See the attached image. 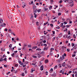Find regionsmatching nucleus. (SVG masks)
<instances>
[{"mask_svg": "<svg viewBox=\"0 0 77 77\" xmlns=\"http://www.w3.org/2000/svg\"><path fill=\"white\" fill-rule=\"evenodd\" d=\"M72 72V71H69V72L68 73L70 74V73H71Z\"/></svg>", "mask_w": 77, "mask_h": 77, "instance_id": "13d9d810", "label": "nucleus"}, {"mask_svg": "<svg viewBox=\"0 0 77 77\" xmlns=\"http://www.w3.org/2000/svg\"><path fill=\"white\" fill-rule=\"evenodd\" d=\"M45 73H46V75H48V72L46 71L45 72Z\"/></svg>", "mask_w": 77, "mask_h": 77, "instance_id": "2f4dec72", "label": "nucleus"}, {"mask_svg": "<svg viewBox=\"0 0 77 77\" xmlns=\"http://www.w3.org/2000/svg\"><path fill=\"white\" fill-rule=\"evenodd\" d=\"M60 22H59V21L58 20L57 21V24H60Z\"/></svg>", "mask_w": 77, "mask_h": 77, "instance_id": "4c0bfd02", "label": "nucleus"}, {"mask_svg": "<svg viewBox=\"0 0 77 77\" xmlns=\"http://www.w3.org/2000/svg\"><path fill=\"white\" fill-rule=\"evenodd\" d=\"M50 71V72H52L53 71V68H51Z\"/></svg>", "mask_w": 77, "mask_h": 77, "instance_id": "0eeeda50", "label": "nucleus"}, {"mask_svg": "<svg viewBox=\"0 0 77 77\" xmlns=\"http://www.w3.org/2000/svg\"><path fill=\"white\" fill-rule=\"evenodd\" d=\"M48 22H47L46 23H45L44 24V25L45 26V25H46L47 24H48Z\"/></svg>", "mask_w": 77, "mask_h": 77, "instance_id": "6ab92c4d", "label": "nucleus"}, {"mask_svg": "<svg viewBox=\"0 0 77 77\" xmlns=\"http://www.w3.org/2000/svg\"><path fill=\"white\" fill-rule=\"evenodd\" d=\"M45 31H44V35H46V34H47V32L46 33H45Z\"/></svg>", "mask_w": 77, "mask_h": 77, "instance_id": "ea45409f", "label": "nucleus"}, {"mask_svg": "<svg viewBox=\"0 0 77 77\" xmlns=\"http://www.w3.org/2000/svg\"><path fill=\"white\" fill-rule=\"evenodd\" d=\"M7 56H6V55H3V57H6Z\"/></svg>", "mask_w": 77, "mask_h": 77, "instance_id": "49530a36", "label": "nucleus"}, {"mask_svg": "<svg viewBox=\"0 0 77 77\" xmlns=\"http://www.w3.org/2000/svg\"><path fill=\"white\" fill-rule=\"evenodd\" d=\"M37 47H38L37 46H36L34 47H33V49H34L35 50V49H36V48Z\"/></svg>", "mask_w": 77, "mask_h": 77, "instance_id": "dca6fc26", "label": "nucleus"}, {"mask_svg": "<svg viewBox=\"0 0 77 77\" xmlns=\"http://www.w3.org/2000/svg\"><path fill=\"white\" fill-rule=\"evenodd\" d=\"M72 47H74V43H72Z\"/></svg>", "mask_w": 77, "mask_h": 77, "instance_id": "603ef678", "label": "nucleus"}, {"mask_svg": "<svg viewBox=\"0 0 77 77\" xmlns=\"http://www.w3.org/2000/svg\"><path fill=\"white\" fill-rule=\"evenodd\" d=\"M43 43H46V40H44L43 41Z\"/></svg>", "mask_w": 77, "mask_h": 77, "instance_id": "37998d69", "label": "nucleus"}, {"mask_svg": "<svg viewBox=\"0 0 77 77\" xmlns=\"http://www.w3.org/2000/svg\"><path fill=\"white\" fill-rule=\"evenodd\" d=\"M24 47H27V45L25 44L24 45Z\"/></svg>", "mask_w": 77, "mask_h": 77, "instance_id": "c85d7f7f", "label": "nucleus"}, {"mask_svg": "<svg viewBox=\"0 0 77 77\" xmlns=\"http://www.w3.org/2000/svg\"><path fill=\"white\" fill-rule=\"evenodd\" d=\"M23 63H22H22H20V65H23Z\"/></svg>", "mask_w": 77, "mask_h": 77, "instance_id": "6e6d98bb", "label": "nucleus"}, {"mask_svg": "<svg viewBox=\"0 0 77 77\" xmlns=\"http://www.w3.org/2000/svg\"><path fill=\"white\" fill-rule=\"evenodd\" d=\"M36 50L37 51H41V49H39V48H38L37 49H36Z\"/></svg>", "mask_w": 77, "mask_h": 77, "instance_id": "9d476101", "label": "nucleus"}, {"mask_svg": "<svg viewBox=\"0 0 77 77\" xmlns=\"http://www.w3.org/2000/svg\"><path fill=\"white\" fill-rule=\"evenodd\" d=\"M66 48V47H65L64 46H62V48Z\"/></svg>", "mask_w": 77, "mask_h": 77, "instance_id": "a878e982", "label": "nucleus"}, {"mask_svg": "<svg viewBox=\"0 0 77 77\" xmlns=\"http://www.w3.org/2000/svg\"><path fill=\"white\" fill-rule=\"evenodd\" d=\"M66 2H68V0H66L64 1V2L65 3H66Z\"/></svg>", "mask_w": 77, "mask_h": 77, "instance_id": "f704fd0d", "label": "nucleus"}, {"mask_svg": "<svg viewBox=\"0 0 77 77\" xmlns=\"http://www.w3.org/2000/svg\"><path fill=\"white\" fill-rule=\"evenodd\" d=\"M3 58H1L0 59V62H2V61H3Z\"/></svg>", "mask_w": 77, "mask_h": 77, "instance_id": "a211bd4d", "label": "nucleus"}, {"mask_svg": "<svg viewBox=\"0 0 77 77\" xmlns=\"http://www.w3.org/2000/svg\"><path fill=\"white\" fill-rule=\"evenodd\" d=\"M36 13H34V17L35 18H36L37 17V15L36 14Z\"/></svg>", "mask_w": 77, "mask_h": 77, "instance_id": "6e6552de", "label": "nucleus"}, {"mask_svg": "<svg viewBox=\"0 0 77 77\" xmlns=\"http://www.w3.org/2000/svg\"><path fill=\"white\" fill-rule=\"evenodd\" d=\"M23 6L24 7H25V6H26V4L25 3H24L23 4Z\"/></svg>", "mask_w": 77, "mask_h": 77, "instance_id": "338daca9", "label": "nucleus"}, {"mask_svg": "<svg viewBox=\"0 0 77 77\" xmlns=\"http://www.w3.org/2000/svg\"><path fill=\"white\" fill-rule=\"evenodd\" d=\"M70 6H71V7H72V6H74V4H72L71 5H70Z\"/></svg>", "mask_w": 77, "mask_h": 77, "instance_id": "bf43d9fd", "label": "nucleus"}, {"mask_svg": "<svg viewBox=\"0 0 77 77\" xmlns=\"http://www.w3.org/2000/svg\"><path fill=\"white\" fill-rule=\"evenodd\" d=\"M52 6H50V7H49V9H52Z\"/></svg>", "mask_w": 77, "mask_h": 77, "instance_id": "8fccbe9b", "label": "nucleus"}, {"mask_svg": "<svg viewBox=\"0 0 77 77\" xmlns=\"http://www.w3.org/2000/svg\"><path fill=\"white\" fill-rule=\"evenodd\" d=\"M52 32H53V34H55V31H52Z\"/></svg>", "mask_w": 77, "mask_h": 77, "instance_id": "a19ab883", "label": "nucleus"}, {"mask_svg": "<svg viewBox=\"0 0 77 77\" xmlns=\"http://www.w3.org/2000/svg\"><path fill=\"white\" fill-rule=\"evenodd\" d=\"M36 24L37 26H38L39 25V22H38V21H36Z\"/></svg>", "mask_w": 77, "mask_h": 77, "instance_id": "4468645a", "label": "nucleus"}, {"mask_svg": "<svg viewBox=\"0 0 77 77\" xmlns=\"http://www.w3.org/2000/svg\"><path fill=\"white\" fill-rule=\"evenodd\" d=\"M72 23V21H70L69 24H71Z\"/></svg>", "mask_w": 77, "mask_h": 77, "instance_id": "774afa93", "label": "nucleus"}, {"mask_svg": "<svg viewBox=\"0 0 77 77\" xmlns=\"http://www.w3.org/2000/svg\"><path fill=\"white\" fill-rule=\"evenodd\" d=\"M66 65V64L65 63V62H64L62 64V66H65Z\"/></svg>", "mask_w": 77, "mask_h": 77, "instance_id": "20e7f679", "label": "nucleus"}, {"mask_svg": "<svg viewBox=\"0 0 77 77\" xmlns=\"http://www.w3.org/2000/svg\"><path fill=\"white\" fill-rule=\"evenodd\" d=\"M56 29H60V27H59V26H57V27H56Z\"/></svg>", "mask_w": 77, "mask_h": 77, "instance_id": "473e14b6", "label": "nucleus"}, {"mask_svg": "<svg viewBox=\"0 0 77 77\" xmlns=\"http://www.w3.org/2000/svg\"><path fill=\"white\" fill-rule=\"evenodd\" d=\"M3 19H0V23H3Z\"/></svg>", "mask_w": 77, "mask_h": 77, "instance_id": "ddd939ff", "label": "nucleus"}, {"mask_svg": "<svg viewBox=\"0 0 77 77\" xmlns=\"http://www.w3.org/2000/svg\"><path fill=\"white\" fill-rule=\"evenodd\" d=\"M25 63L26 64H27L29 63V62H28L27 61H26L25 62Z\"/></svg>", "mask_w": 77, "mask_h": 77, "instance_id": "72a5a7b5", "label": "nucleus"}, {"mask_svg": "<svg viewBox=\"0 0 77 77\" xmlns=\"http://www.w3.org/2000/svg\"><path fill=\"white\" fill-rule=\"evenodd\" d=\"M18 66V64H16L15 65V67H17V66Z\"/></svg>", "mask_w": 77, "mask_h": 77, "instance_id": "cd10ccee", "label": "nucleus"}, {"mask_svg": "<svg viewBox=\"0 0 77 77\" xmlns=\"http://www.w3.org/2000/svg\"><path fill=\"white\" fill-rule=\"evenodd\" d=\"M62 3V1L60 0V1L59 2V3Z\"/></svg>", "mask_w": 77, "mask_h": 77, "instance_id": "58836bf2", "label": "nucleus"}, {"mask_svg": "<svg viewBox=\"0 0 77 77\" xmlns=\"http://www.w3.org/2000/svg\"><path fill=\"white\" fill-rule=\"evenodd\" d=\"M58 66L60 68L62 67V66H61V64H59Z\"/></svg>", "mask_w": 77, "mask_h": 77, "instance_id": "412c9836", "label": "nucleus"}, {"mask_svg": "<svg viewBox=\"0 0 77 77\" xmlns=\"http://www.w3.org/2000/svg\"><path fill=\"white\" fill-rule=\"evenodd\" d=\"M58 15L59 16V15H62V14H61V13L60 12H59L58 13Z\"/></svg>", "mask_w": 77, "mask_h": 77, "instance_id": "aec40b11", "label": "nucleus"}, {"mask_svg": "<svg viewBox=\"0 0 77 77\" xmlns=\"http://www.w3.org/2000/svg\"><path fill=\"white\" fill-rule=\"evenodd\" d=\"M64 23L65 24H67V22L65 21L64 22Z\"/></svg>", "mask_w": 77, "mask_h": 77, "instance_id": "3c124183", "label": "nucleus"}, {"mask_svg": "<svg viewBox=\"0 0 77 77\" xmlns=\"http://www.w3.org/2000/svg\"><path fill=\"white\" fill-rule=\"evenodd\" d=\"M57 66H56L55 67H54V69H57Z\"/></svg>", "mask_w": 77, "mask_h": 77, "instance_id": "b1692460", "label": "nucleus"}, {"mask_svg": "<svg viewBox=\"0 0 77 77\" xmlns=\"http://www.w3.org/2000/svg\"><path fill=\"white\" fill-rule=\"evenodd\" d=\"M72 76L73 77H74V74H72Z\"/></svg>", "mask_w": 77, "mask_h": 77, "instance_id": "0e129e2a", "label": "nucleus"}, {"mask_svg": "<svg viewBox=\"0 0 77 77\" xmlns=\"http://www.w3.org/2000/svg\"><path fill=\"white\" fill-rule=\"evenodd\" d=\"M17 38L16 39V40L17 41H18V40H19V38H18V37H17Z\"/></svg>", "mask_w": 77, "mask_h": 77, "instance_id": "69168bd1", "label": "nucleus"}, {"mask_svg": "<svg viewBox=\"0 0 77 77\" xmlns=\"http://www.w3.org/2000/svg\"><path fill=\"white\" fill-rule=\"evenodd\" d=\"M63 71H62V70H60V73H62V72H63Z\"/></svg>", "mask_w": 77, "mask_h": 77, "instance_id": "c756f323", "label": "nucleus"}, {"mask_svg": "<svg viewBox=\"0 0 77 77\" xmlns=\"http://www.w3.org/2000/svg\"><path fill=\"white\" fill-rule=\"evenodd\" d=\"M50 26L52 27H53V24H50Z\"/></svg>", "mask_w": 77, "mask_h": 77, "instance_id": "e433bc0d", "label": "nucleus"}, {"mask_svg": "<svg viewBox=\"0 0 77 77\" xmlns=\"http://www.w3.org/2000/svg\"><path fill=\"white\" fill-rule=\"evenodd\" d=\"M4 67H6V66H7V65H4Z\"/></svg>", "mask_w": 77, "mask_h": 77, "instance_id": "680f3d73", "label": "nucleus"}, {"mask_svg": "<svg viewBox=\"0 0 77 77\" xmlns=\"http://www.w3.org/2000/svg\"><path fill=\"white\" fill-rule=\"evenodd\" d=\"M22 75L23 76H24V73H22Z\"/></svg>", "mask_w": 77, "mask_h": 77, "instance_id": "4d7b16f0", "label": "nucleus"}, {"mask_svg": "<svg viewBox=\"0 0 77 77\" xmlns=\"http://www.w3.org/2000/svg\"><path fill=\"white\" fill-rule=\"evenodd\" d=\"M36 5L39 6V3L36 2Z\"/></svg>", "mask_w": 77, "mask_h": 77, "instance_id": "864d4df0", "label": "nucleus"}, {"mask_svg": "<svg viewBox=\"0 0 77 77\" xmlns=\"http://www.w3.org/2000/svg\"><path fill=\"white\" fill-rule=\"evenodd\" d=\"M75 54H74L72 55V57H75Z\"/></svg>", "mask_w": 77, "mask_h": 77, "instance_id": "a18cd8bd", "label": "nucleus"}, {"mask_svg": "<svg viewBox=\"0 0 77 77\" xmlns=\"http://www.w3.org/2000/svg\"><path fill=\"white\" fill-rule=\"evenodd\" d=\"M12 44H10L9 45V47H10V48H11L12 47Z\"/></svg>", "mask_w": 77, "mask_h": 77, "instance_id": "7c9ffc66", "label": "nucleus"}, {"mask_svg": "<svg viewBox=\"0 0 77 77\" xmlns=\"http://www.w3.org/2000/svg\"><path fill=\"white\" fill-rule=\"evenodd\" d=\"M48 60H45V63H48Z\"/></svg>", "mask_w": 77, "mask_h": 77, "instance_id": "39448f33", "label": "nucleus"}, {"mask_svg": "<svg viewBox=\"0 0 77 77\" xmlns=\"http://www.w3.org/2000/svg\"><path fill=\"white\" fill-rule=\"evenodd\" d=\"M63 55L64 56H66V53H64Z\"/></svg>", "mask_w": 77, "mask_h": 77, "instance_id": "052dcab7", "label": "nucleus"}, {"mask_svg": "<svg viewBox=\"0 0 77 77\" xmlns=\"http://www.w3.org/2000/svg\"><path fill=\"white\" fill-rule=\"evenodd\" d=\"M63 23H61L60 25V27H62V26H63Z\"/></svg>", "mask_w": 77, "mask_h": 77, "instance_id": "9b49d317", "label": "nucleus"}, {"mask_svg": "<svg viewBox=\"0 0 77 77\" xmlns=\"http://www.w3.org/2000/svg\"><path fill=\"white\" fill-rule=\"evenodd\" d=\"M10 73H11V72H8L7 73V74H8V75L9 74H10Z\"/></svg>", "mask_w": 77, "mask_h": 77, "instance_id": "5fc2aeb1", "label": "nucleus"}, {"mask_svg": "<svg viewBox=\"0 0 77 77\" xmlns=\"http://www.w3.org/2000/svg\"><path fill=\"white\" fill-rule=\"evenodd\" d=\"M69 51H70V49H69L68 48L67 49V52H69Z\"/></svg>", "mask_w": 77, "mask_h": 77, "instance_id": "4be33fe9", "label": "nucleus"}, {"mask_svg": "<svg viewBox=\"0 0 77 77\" xmlns=\"http://www.w3.org/2000/svg\"><path fill=\"white\" fill-rule=\"evenodd\" d=\"M30 20H32V19H33V16H32L31 17H30Z\"/></svg>", "mask_w": 77, "mask_h": 77, "instance_id": "09e8293b", "label": "nucleus"}, {"mask_svg": "<svg viewBox=\"0 0 77 77\" xmlns=\"http://www.w3.org/2000/svg\"><path fill=\"white\" fill-rule=\"evenodd\" d=\"M46 50L47 51L48 50V47H47L46 48H45Z\"/></svg>", "mask_w": 77, "mask_h": 77, "instance_id": "e2e57ef3", "label": "nucleus"}, {"mask_svg": "<svg viewBox=\"0 0 77 77\" xmlns=\"http://www.w3.org/2000/svg\"><path fill=\"white\" fill-rule=\"evenodd\" d=\"M41 53V54H45V52L43 51Z\"/></svg>", "mask_w": 77, "mask_h": 77, "instance_id": "393cba45", "label": "nucleus"}, {"mask_svg": "<svg viewBox=\"0 0 77 77\" xmlns=\"http://www.w3.org/2000/svg\"><path fill=\"white\" fill-rule=\"evenodd\" d=\"M43 45L44 46H45L46 47H47V45L46 44H44Z\"/></svg>", "mask_w": 77, "mask_h": 77, "instance_id": "c9c22d12", "label": "nucleus"}, {"mask_svg": "<svg viewBox=\"0 0 77 77\" xmlns=\"http://www.w3.org/2000/svg\"><path fill=\"white\" fill-rule=\"evenodd\" d=\"M3 60L4 61H5H5H6V62H7V59L6 58V57H5V58H4L3 59Z\"/></svg>", "mask_w": 77, "mask_h": 77, "instance_id": "2eb2a0df", "label": "nucleus"}, {"mask_svg": "<svg viewBox=\"0 0 77 77\" xmlns=\"http://www.w3.org/2000/svg\"><path fill=\"white\" fill-rule=\"evenodd\" d=\"M32 8L33 9L34 13H36V12H37V10H35L36 9V6L33 5Z\"/></svg>", "mask_w": 77, "mask_h": 77, "instance_id": "f257e3e1", "label": "nucleus"}, {"mask_svg": "<svg viewBox=\"0 0 77 77\" xmlns=\"http://www.w3.org/2000/svg\"><path fill=\"white\" fill-rule=\"evenodd\" d=\"M35 71V69H32L31 70V72H33V71Z\"/></svg>", "mask_w": 77, "mask_h": 77, "instance_id": "423d86ee", "label": "nucleus"}, {"mask_svg": "<svg viewBox=\"0 0 77 77\" xmlns=\"http://www.w3.org/2000/svg\"><path fill=\"white\" fill-rule=\"evenodd\" d=\"M51 51H52V50H54V48H51Z\"/></svg>", "mask_w": 77, "mask_h": 77, "instance_id": "de8ad7c7", "label": "nucleus"}, {"mask_svg": "<svg viewBox=\"0 0 77 77\" xmlns=\"http://www.w3.org/2000/svg\"><path fill=\"white\" fill-rule=\"evenodd\" d=\"M4 30H5V31L6 32H7V31H8V29H7L6 28Z\"/></svg>", "mask_w": 77, "mask_h": 77, "instance_id": "79ce46f5", "label": "nucleus"}, {"mask_svg": "<svg viewBox=\"0 0 77 77\" xmlns=\"http://www.w3.org/2000/svg\"><path fill=\"white\" fill-rule=\"evenodd\" d=\"M47 10H48V8H45V11H47Z\"/></svg>", "mask_w": 77, "mask_h": 77, "instance_id": "bb28decb", "label": "nucleus"}, {"mask_svg": "<svg viewBox=\"0 0 77 77\" xmlns=\"http://www.w3.org/2000/svg\"><path fill=\"white\" fill-rule=\"evenodd\" d=\"M60 59H61V60H63L65 59V56H64V55H63L62 57H60Z\"/></svg>", "mask_w": 77, "mask_h": 77, "instance_id": "f03ea898", "label": "nucleus"}, {"mask_svg": "<svg viewBox=\"0 0 77 77\" xmlns=\"http://www.w3.org/2000/svg\"><path fill=\"white\" fill-rule=\"evenodd\" d=\"M11 56H12V57H14V56H15V53H13L12 54V55Z\"/></svg>", "mask_w": 77, "mask_h": 77, "instance_id": "f3484780", "label": "nucleus"}, {"mask_svg": "<svg viewBox=\"0 0 77 77\" xmlns=\"http://www.w3.org/2000/svg\"><path fill=\"white\" fill-rule=\"evenodd\" d=\"M68 35H70V31H68Z\"/></svg>", "mask_w": 77, "mask_h": 77, "instance_id": "c03bdc74", "label": "nucleus"}, {"mask_svg": "<svg viewBox=\"0 0 77 77\" xmlns=\"http://www.w3.org/2000/svg\"><path fill=\"white\" fill-rule=\"evenodd\" d=\"M25 16V13L24 12H22L21 13V16L23 17H24V16Z\"/></svg>", "mask_w": 77, "mask_h": 77, "instance_id": "7ed1b4c3", "label": "nucleus"}, {"mask_svg": "<svg viewBox=\"0 0 77 77\" xmlns=\"http://www.w3.org/2000/svg\"><path fill=\"white\" fill-rule=\"evenodd\" d=\"M73 37L74 38H76V36H75V34H74L73 35Z\"/></svg>", "mask_w": 77, "mask_h": 77, "instance_id": "5701e85b", "label": "nucleus"}, {"mask_svg": "<svg viewBox=\"0 0 77 77\" xmlns=\"http://www.w3.org/2000/svg\"><path fill=\"white\" fill-rule=\"evenodd\" d=\"M73 1L72 0H70L69 2V3H73Z\"/></svg>", "mask_w": 77, "mask_h": 77, "instance_id": "f8f14e48", "label": "nucleus"}, {"mask_svg": "<svg viewBox=\"0 0 77 77\" xmlns=\"http://www.w3.org/2000/svg\"><path fill=\"white\" fill-rule=\"evenodd\" d=\"M41 9H38L37 10V11L39 13V12H41Z\"/></svg>", "mask_w": 77, "mask_h": 77, "instance_id": "1a4fd4ad", "label": "nucleus"}]
</instances>
